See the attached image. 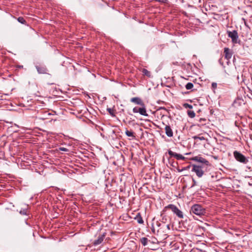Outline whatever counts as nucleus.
Returning a JSON list of instances; mask_svg holds the SVG:
<instances>
[{
  "label": "nucleus",
  "mask_w": 252,
  "mask_h": 252,
  "mask_svg": "<svg viewBox=\"0 0 252 252\" xmlns=\"http://www.w3.org/2000/svg\"><path fill=\"white\" fill-rule=\"evenodd\" d=\"M190 213L198 216H205L206 213V209L198 204H194L191 207Z\"/></svg>",
  "instance_id": "f257e3e1"
},
{
  "label": "nucleus",
  "mask_w": 252,
  "mask_h": 252,
  "mask_svg": "<svg viewBox=\"0 0 252 252\" xmlns=\"http://www.w3.org/2000/svg\"><path fill=\"white\" fill-rule=\"evenodd\" d=\"M233 156L235 159L238 162L246 164L249 162V158L246 157L244 155L241 154L240 152L235 151L233 152Z\"/></svg>",
  "instance_id": "f03ea898"
},
{
  "label": "nucleus",
  "mask_w": 252,
  "mask_h": 252,
  "mask_svg": "<svg viewBox=\"0 0 252 252\" xmlns=\"http://www.w3.org/2000/svg\"><path fill=\"white\" fill-rule=\"evenodd\" d=\"M167 209H170L172 210L174 214H175L178 218L183 219L184 217L183 212L179 210L176 206L174 204H169L165 206L164 208V211H165Z\"/></svg>",
  "instance_id": "7ed1b4c3"
},
{
  "label": "nucleus",
  "mask_w": 252,
  "mask_h": 252,
  "mask_svg": "<svg viewBox=\"0 0 252 252\" xmlns=\"http://www.w3.org/2000/svg\"><path fill=\"white\" fill-rule=\"evenodd\" d=\"M191 171L195 172L197 176L199 178L202 177L204 173L202 166L195 164L192 165Z\"/></svg>",
  "instance_id": "20e7f679"
},
{
  "label": "nucleus",
  "mask_w": 252,
  "mask_h": 252,
  "mask_svg": "<svg viewBox=\"0 0 252 252\" xmlns=\"http://www.w3.org/2000/svg\"><path fill=\"white\" fill-rule=\"evenodd\" d=\"M228 36L231 38L232 42L233 43H237L238 42V34L237 31L233 30V31H227Z\"/></svg>",
  "instance_id": "39448f33"
},
{
  "label": "nucleus",
  "mask_w": 252,
  "mask_h": 252,
  "mask_svg": "<svg viewBox=\"0 0 252 252\" xmlns=\"http://www.w3.org/2000/svg\"><path fill=\"white\" fill-rule=\"evenodd\" d=\"M168 153L170 155V157H174L177 160H185L186 158L184 157L183 155L173 152L171 150H168Z\"/></svg>",
  "instance_id": "423d86ee"
},
{
  "label": "nucleus",
  "mask_w": 252,
  "mask_h": 252,
  "mask_svg": "<svg viewBox=\"0 0 252 252\" xmlns=\"http://www.w3.org/2000/svg\"><path fill=\"white\" fill-rule=\"evenodd\" d=\"M190 160L200 163H205L206 165H208L209 163L208 160L201 157L200 155L191 158Z\"/></svg>",
  "instance_id": "0eeeda50"
},
{
  "label": "nucleus",
  "mask_w": 252,
  "mask_h": 252,
  "mask_svg": "<svg viewBox=\"0 0 252 252\" xmlns=\"http://www.w3.org/2000/svg\"><path fill=\"white\" fill-rule=\"evenodd\" d=\"M51 115L48 111L44 110L41 112V114L38 115V117L39 119L44 120L48 119V117Z\"/></svg>",
  "instance_id": "6e6552de"
},
{
  "label": "nucleus",
  "mask_w": 252,
  "mask_h": 252,
  "mask_svg": "<svg viewBox=\"0 0 252 252\" xmlns=\"http://www.w3.org/2000/svg\"><path fill=\"white\" fill-rule=\"evenodd\" d=\"M35 67L38 73L45 74L47 73V69L45 65H37Z\"/></svg>",
  "instance_id": "1a4fd4ad"
},
{
  "label": "nucleus",
  "mask_w": 252,
  "mask_h": 252,
  "mask_svg": "<svg viewBox=\"0 0 252 252\" xmlns=\"http://www.w3.org/2000/svg\"><path fill=\"white\" fill-rule=\"evenodd\" d=\"M224 57L227 61L231 58L232 53L228 48H225L224 49ZM228 63V61L227 62Z\"/></svg>",
  "instance_id": "9d476101"
},
{
  "label": "nucleus",
  "mask_w": 252,
  "mask_h": 252,
  "mask_svg": "<svg viewBox=\"0 0 252 252\" xmlns=\"http://www.w3.org/2000/svg\"><path fill=\"white\" fill-rule=\"evenodd\" d=\"M130 101L133 102L136 104L139 105L140 106L144 105V103L142 100L138 97H132L130 99Z\"/></svg>",
  "instance_id": "9b49d317"
},
{
  "label": "nucleus",
  "mask_w": 252,
  "mask_h": 252,
  "mask_svg": "<svg viewBox=\"0 0 252 252\" xmlns=\"http://www.w3.org/2000/svg\"><path fill=\"white\" fill-rule=\"evenodd\" d=\"M245 104L244 100H243V98H240V97H237L234 101L233 105L234 107H236L240 106L242 105V104Z\"/></svg>",
  "instance_id": "f8f14e48"
},
{
  "label": "nucleus",
  "mask_w": 252,
  "mask_h": 252,
  "mask_svg": "<svg viewBox=\"0 0 252 252\" xmlns=\"http://www.w3.org/2000/svg\"><path fill=\"white\" fill-rule=\"evenodd\" d=\"M104 237H105L104 234L99 236L98 238L96 240L94 241V242L93 243V245L94 246H97V245L100 244L103 241Z\"/></svg>",
  "instance_id": "ddd939ff"
},
{
  "label": "nucleus",
  "mask_w": 252,
  "mask_h": 252,
  "mask_svg": "<svg viewBox=\"0 0 252 252\" xmlns=\"http://www.w3.org/2000/svg\"><path fill=\"white\" fill-rule=\"evenodd\" d=\"M165 133L168 137H171L173 136V132L170 126L166 125L165 126Z\"/></svg>",
  "instance_id": "4468645a"
},
{
  "label": "nucleus",
  "mask_w": 252,
  "mask_h": 252,
  "mask_svg": "<svg viewBox=\"0 0 252 252\" xmlns=\"http://www.w3.org/2000/svg\"><path fill=\"white\" fill-rule=\"evenodd\" d=\"M142 107L138 108V111L139 113L141 114V115L144 116H148V114L147 113V111L145 108V105L143 106H141Z\"/></svg>",
  "instance_id": "2eb2a0df"
},
{
  "label": "nucleus",
  "mask_w": 252,
  "mask_h": 252,
  "mask_svg": "<svg viewBox=\"0 0 252 252\" xmlns=\"http://www.w3.org/2000/svg\"><path fill=\"white\" fill-rule=\"evenodd\" d=\"M135 219L138 222V223H139L140 224H143L144 223V221L143 220V219L141 217V215H140L139 213H138L136 215Z\"/></svg>",
  "instance_id": "dca6fc26"
},
{
  "label": "nucleus",
  "mask_w": 252,
  "mask_h": 252,
  "mask_svg": "<svg viewBox=\"0 0 252 252\" xmlns=\"http://www.w3.org/2000/svg\"><path fill=\"white\" fill-rule=\"evenodd\" d=\"M140 242L142 244L143 246H146L147 245L149 241H150L146 237H142L140 240Z\"/></svg>",
  "instance_id": "f3484780"
},
{
  "label": "nucleus",
  "mask_w": 252,
  "mask_h": 252,
  "mask_svg": "<svg viewBox=\"0 0 252 252\" xmlns=\"http://www.w3.org/2000/svg\"><path fill=\"white\" fill-rule=\"evenodd\" d=\"M126 134L128 137H132L133 139L135 137L133 131H129L128 130H126Z\"/></svg>",
  "instance_id": "a211bd4d"
},
{
  "label": "nucleus",
  "mask_w": 252,
  "mask_h": 252,
  "mask_svg": "<svg viewBox=\"0 0 252 252\" xmlns=\"http://www.w3.org/2000/svg\"><path fill=\"white\" fill-rule=\"evenodd\" d=\"M142 73L143 74L148 77H151V73L150 71H149L147 69L143 68L142 69Z\"/></svg>",
  "instance_id": "6ab92c4d"
},
{
  "label": "nucleus",
  "mask_w": 252,
  "mask_h": 252,
  "mask_svg": "<svg viewBox=\"0 0 252 252\" xmlns=\"http://www.w3.org/2000/svg\"><path fill=\"white\" fill-rule=\"evenodd\" d=\"M207 120L205 118H200L199 120V124H198V126H203L204 125H205V122H206Z\"/></svg>",
  "instance_id": "aec40b11"
},
{
  "label": "nucleus",
  "mask_w": 252,
  "mask_h": 252,
  "mask_svg": "<svg viewBox=\"0 0 252 252\" xmlns=\"http://www.w3.org/2000/svg\"><path fill=\"white\" fill-rule=\"evenodd\" d=\"M193 87V85L192 83H190V82H189L188 83L186 86H185V87H186V89L187 90H190V89H191Z\"/></svg>",
  "instance_id": "412c9836"
},
{
  "label": "nucleus",
  "mask_w": 252,
  "mask_h": 252,
  "mask_svg": "<svg viewBox=\"0 0 252 252\" xmlns=\"http://www.w3.org/2000/svg\"><path fill=\"white\" fill-rule=\"evenodd\" d=\"M17 20L18 21L22 24H26V21H25V20L24 19V18L22 17H19L17 18Z\"/></svg>",
  "instance_id": "4be33fe9"
},
{
  "label": "nucleus",
  "mask_w": 252,
  "mask_h": 252,
  "mask_svg": "<svg viewBox=\"0 0 252 252\" xmlns=\"http://www.w3.org/2000/svg\"><path fill=\"white\" fill-rule=\"evenodd\" d=\"M188 116L191 118H194L195 116V113L193 111H189L188 112Z\"/></svg>",
  "instance_id": "5701e85b"
},
{
  "label": "nucleus",
  "mask_w": 252,
  "mask_h": 252,
  "mask_svg": "<svg viewBox=\"0 0 252 252\" xmlns=\"http://www.w3.org/2000/svg\"><path fill=\"white\" fill-rule=\"evenodd\" d=\"M107 111H108L109 113L110 114V115L111 116H112V117L115 116V113H114L113 109H112L111 108H108Z\"/></svg>",
  "instance_id": "b1692460"
},
{
  "label": "nucleus",
  "mask_w": 252,
  "mask_h": 252,
  "mask_svg": "<svg viewBox=\"0 0 252 252\" xmlns=\"http://www.w3.org/2000/svg\"><path fill=\"white\" fill-rule=\"evenodd\" d=\"M193 138L194 140H196V139H199L200 140H205V138L203 136L200 137V136H194L193 137Z\"/></svg>",
  "instance_id": "393cba45"
},
{
  "label": "nucleus",
  "mask_w": 252,
  "mask_h": 252,
  "mask_svg": "<svg viewBox=\"0 0 252 252\" xmlns=\"http://www.w3.org/2000/svg\"><path fill=\"white\" fill-rule=\"evenodd\" d=\"M183 106L186 108H189V109H192V106L191 105H190V104H188V103H185V104H184Z\"/></svg>",
  "instance_id": "a878e982"
},
{
  "label": "nucleus",
  "mask_w": 252,
  "mask_h": 252,
  "mask_svg": "<svg viewBox=\"0 0 252 252\" xmlns=\"http://www.w3.org/2000/svg\"><path fill=\"white\" fill-rule=\"evenodd\" d=\"M138 108H138L137 107H135L134 108H133V113H138L139 112Z\"/></svg>",
  "instance_id": "bb28decb"
},
{
  "label": "nucleus",
  "mask_w": 252,
  "mask_h": 252,
  "mask_svg": "<svg viewBox=\"0 0 252 252\" xmlns=\"http://www.w3.org/2000/svg\"><path fill=\"white\" fill-rule=\"evenodd\" d=\"M60 150L62 151H64V152H67L68 151V150L65 148H64V147H61L60 148Z\"/></svg>",
  "instance_id": "cd10ccee"
},
{
  "label": "nucleus",
  "mask_w": 252,
  "mask_h": 252,
  "mask_svg": "<svg viewBox=\"0 0 252 252\" xmlns=\"http://www.w3.org/2000/svg\"><path fill=\"white\" fill-rule=\"evenodd\" d=\"M189 168V166H188V167H186V168H182V169H178V172H181L183 171V170H186V169H188V168Z\"/></svg>",
  "instance_id": "c85d7f7f"
},
{
  "label": "nucleus",
  "mask_w": 252,
  "mask_h": 252,
  "mask_svg": "<svg viewBox=\"0 0 252 252\" xmlns=\"http://www.w3.org/2000/svg\"><path fill=\"white\" fill-rule=\"evenodd\" d=\"M192 182H193V184L192 185L191 187H193L196 185V182L193 178H192Z\"/></svg>",
  "instance_id": "c756f323"
},
{
  "label": "nucleus",
  "mask_w": 252,
  "mask_h": 252,
  "mask_svg": "<svg viewBox=\"0 0 252 252\" xmlns=\"http://www.w3.org/2000/svg\"><path fill=\"white\" fill-rule=\"evenodd\" d=\"M20 213L21 214H23V215H26L27 211L25 210H23V211H21L20 212Z\"/></svg>",
  "instance_id": "7c9ffc66"
},
{
  "label": "nucleus",
  "mask_w": 252,
  "mask_h": 252,
  "mask_svg": "<svg viewBox=\"0 0 252 252\" xmlns=\"http://www.w3.org/2000/svg\"><path fill=\"white\" fill-rule=\"evenodd\" d=\"M217 83H213L212 84V87H213V88H214L217 87Z\"/></svg>",
  "instance_id": "2f4dec72"
},
{
  "label": "nucleus",
  "mask_w": 252,
  "mask_h": 252,
  "mask_svg": "<svg viewBox=\"0 0 252 252\" xmlns=\"http://www.w3.org/2000/svg\"><path fill=\"white\" fill-rule=\"evenodd\" d=\"M166 227L168 229H170V225L169 224L167 225Z\"/></svg>",
  "instance_id": "473e14b6"
},
{
  "label": "nucleus",
  "mask_w": 252,
  "mask_h": 252,
  "mask_svg": "<svg viewBox=\"0 0 252 252\" xmlns=\"http://www.w3.org/2000/svg\"><path fill=\"white\" fill-rule=\"evenodd\" d=\"M190 154H191L190 153H186L185 155H190Z\"/></svg>",
  "instance_id": "72a5a7b5"
},
{
  "label": "nucleus",
  "mask_w": 252,
  "mask_h": 252,
  "mask_svg": "<svg viewBox=\"0 0 252 252\" xmlns=\"http://www.w3.org/2000/svg\"><path fill=\"white\" fill-rule=\"evenodd\" d=\"M219 62L220 63H221V64L222 65V63H221V62H220V60L219 61Z\"/></svg>",
  "instance_id": "f704fd0d"
}]
</instances>
